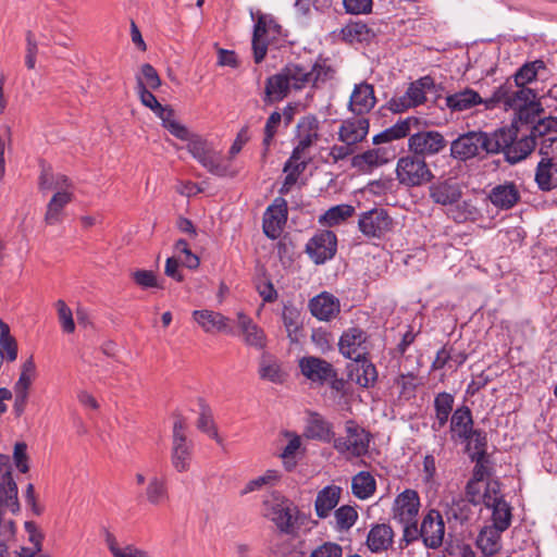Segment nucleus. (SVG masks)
I'll list each match as a JSON object with an SVG mask.
<instances>
[{
    "label": "nucleus",
    "instance_id": "nucleus-1",
    "mask_svg": "<svg viewBox=\"0 0 557 557\" xmlns=\"http://www.w3.org/2000/svg\"><path fill=\"white\" fill-rule=\"evenodd\" d=\"M333 70L322 65L313 66L311 72L297 64H287L278 73L267 78L264 98L265 103L283 100L290 89H302L309 83L317 84L333 76Z\"/></svg>",
    "mask_w": 557,
    "mask_h": 557
},
{
    "label": "nucleus",
    "instance_id": "nucleus-2",
    "mask_svg": "<svg viewBox=\"0 0 557 557\" xmlns=\"http://www.w3.org/2000/svg\"><path fill=\"white\" fill-rule=\"evenodd\" d=\"M262 516L286 535H294L299 528L301 513L298 507L278 492H271L262 500Z\"/></svg>",
    "mask_w": 557,
    "mask_h": 557
},
{
    "label": "nucleus",
    "instance_id": "nucleus-3",
    "mask_svg": "<svg viewBox=\"0 0 557 557\" xmlns=\"http://www.w3.org/2000/svg\"><path fill=\"white\" fill-rule=\"evenodd\" d=\"M541 70H545V63L542 60H535L523 64L512 77L507 78L505 83L494 90L492 97L486 101V109L494 108L497 99H502L504 96H532V94H535L525 85L535 79Z\"/></svg>",
    "mask_w": 557,
    "mask_h": 557
},
{
    "label": "nucleus",
    "instance_id": "nucleus-4",
    "mask_svg": "<svg viewBox=\"0 0 557 557\" xmlns=\"http://www.w3.org/2000/svg\"><path fill=\"white\" fill-rule=\"evenodd\" d=\"M455 435L463 444L468 457L487 453V434L473 428L472 413L468 407L455 409Z\"/></svg>",
    "mask_w": 557,
    "mask_h": 557
},
{
    "label": "nucleus",
    "instance_id": "nucleus-5",
    "mask_svg": "<svg viewBox=\"0 0 557 557\" xmlns=\"http://www.w3.org/2000/svg\"><path fill=\"white\" fill-rule=\"evenodd\" d=\"M189 153L210 173L218 176H225L228 173V166L223 162L220 151L206 138L198 134L190 133L187 129L185 138Z\"/></svg>",
    "mask_w": 557,
    "mask_h": 557
},
{
    "label": "nucleus",
    "instance_id": "nucleus-6",
    "mask_svg": "<svg viewBox=\"0 0 557 557\" xmlns=\"http://www.w3.org/2000/svg\"><path fill=\"white\" fill-rule=\"evenodd\" d=\"M187 422L182 416H176L173 422L171 441V465L177 473L188 472L193 463L194 445L187 438Z\"/></svg>",
    "mask_w": 557,
    "mask_h": 557
},
{
    "label": "nucleus",
    "instance_id": "nucleus-7",
    "mask_svg": "<svg viewBox=\"0 0 557 557\" xmlns=\"http://www.w3.org/2000/svg\"><path fill=\"white\" fill-rule=\"evenodd\" d=\"M497 103H503L505 110H512L515 117L511 123H517V128L520 126L534 125L543 112L542 104L536 100V95H508L502 99H497Z\"/></svg>",
    "mask_w": 557,
    "mask_h": 557
},
{
    "label": "nucleus",
    "instance_id": "nucleus-8",
    "mask_svg": "<svg viewBox=\"0 0 557 557\" xmlns=\"http://www.w3.org/2000/svg\"><path fill=\"white\" fill-rule=\"evenodd\" d=\"M395 173L399 184L407 187L424 185L434 177L425 159L414 153L399 158Z\"/></svg>",
    "mask_w": 557,
    "mask_h": 557
},
{
    "label": "nucleus",
    "instance_id": "nucleus-9",
    "mask_svg": "<svg viewBox=\"0 0 557 557\" xmlns=\"http://www.w3.org/2000/svg\"><path fill=\"white\" fill-rule=\"evenodd\" d=\"M345 433L334 440V448L347 458L364 456L369 450L370 433L351 420L345 423Z\"/></svg>",
    "mask_w": 557,
    "mask_h": 557
},
{
    "label": "nucleus",
    "instance_id": "nucleus-10",
    "mask_svg": "<svg viewBox=\"0 0 557 557\" xmlns=\"http://www.w3.org/2000/svg\"><path fill=\"white\" fill-rule=\"evenodd\" d=\"M434 82L430 76L412 82L404 95L395 96L388 101V109L400 113L422 104L426 100V92L432 90Z\"/></svg>",
    "mask_w": 557,
    "mask_h": 557
},
{
    "label": "nucleus",
    "instance_id": "nucleus-11",
    "mask_svg": "<svg viewBox=\"0 0 557 557\" xmlns=\"http://www.w3.org/2000/svg\"><path fill=\"white\" fill-rule=\"evenodd\" d=\"M392 226L393 220L385 209L374 208L359 215V231L367 237L380 238L389 232Z\"/></svg>",
    "mask_w": 557,
    "mask_h": 557
},
{
    "label": "nucleus",
    "instance_id": "nucleus-12",
    "mask_svg": "<svg viewBox=\"0 0 557 557\" xmlns=\"http://www.w3.org/2000/svg\"><path fill=\"white\" fill-rule=\"evenodd\" d=\"M338 348L345 358L359 362L368 354V335L359 327H350L342 334Z\"/></svg>",
    "mask_w": 557,
    "mask_h": 557
},
{
    "label": "nucleus",
    "instance_id": "nucleus-13",
    "mask_svg": "<svg viewBox=\"0 0 557 557\" xmlns=\"http://www.w3.org/2000/svg\"><path fill=\"white\" fill-rule=\"evenodd\" d=\"M445 147L444 136L436 131L417 132L408 139L409 151L422 158L438 153Z\"/></svg>",
    "mask_w": 557,
    "mask_h": 557
},
{
    "label": "nucleus",
    "instance_id": "nucleus-14",
    "mask_svg": "<svg viewBox=\"0 0 557 557\" xmlns=\"http://www.w3.org/2000/svg\"><path fill=\"white\" fill-rule=\"evenodd\" d=\"M299 369L306 379L320 385L337 375L336 370L329 361L314 356L302 357L299 360Z\"/></svg>",
    "mask_w": 557,
    "mask_h": 557
},
{
    "label": "nucleus",
    "instance_id": "nucleus-15",
    "mask_svg": "<svg viewBox=\"0 0 557 557\" xmlns=\"http://www.w3.org/2000/svg\"><path fill=\"white\" fill-rule=\"evenodd\" d=\"M336 246L335 234L332 231H321L308 242L306 251L317 264H321L334 257Z\"/></svg>",
    "mask_w": 557,
    "mask_h": 557
},
{
    "label": "nucleus",
    "instance_id": "nucleus-16",
    "mask_svg": "<svg viewBox=\"0 0 557 557\" xmlns=\"http://www.w3.org/2000/svg\"><path fill=\"white\" fill-rule=\"evenodd\" d=\"M395 158V151L391 147H376L351 158V166L360 172H369L382 166Z\"/></svg>",
    "mask_w": 557,
    "mask_h": 557
},
{
    "label": "nucleus",
    "instance_id": "nucleus-17",
    "mask_svg": "<svg viewBox=\"0 0 557 557\" xmlns=\"http://www.w3.org/2000/svg\"><path fill=\"white\" fill-rule=\"evenodd\" d=\"M298 144L292 154L294 159L306 158V150L311 147L319 138V121L313 115L304 116L297 124Z\"/></svg>",
    "mask_w": 557,
    "mask_h": 557
},
{
    "label": "nucleus",
    "instance_id": "nucleus-18",
    "mask_svg": "<svg viewBox=\"0 0 557 557\" xmlns=\"http://www.w3.org/2000/svg\"><path fill=\"white\" fill-rule=\"evenodd\" d=\"M287 220V203L283 198H276L263 216V232L271 238L276 239Z\"/></svg>",
    "mask_w": 557,
    "mask_h": 557
},
{
    "label": "nucleus",
    "instance_id": "nucleus-19",
    "mask_svg": "<svg viewBox=\"0 0 557 557\" xmlns=\"http://www.w3.org/2000/svg\"><path fill=\"white\" fill-rule=\"evenodd\" d=\"M420 508L419 495L413 490H406L400 493L394 503V519L400 523H408L417 520Z\"/></svg>",
    "mask_w": 557,
    "mask_h": 557
},
{
    "label": "nucleus",
    "instance_id": "nucleus-20",
    "mask_svg": "<svg viewBox=\"0 0 557 557\" xmlns=\"http://www.w3.org/2000/svg\"><path fill=\"white\" fill-rule=\"evenodd\" d=\"M486 133L469 132L455 138V158L467 160L486 151Z\"/></svg>",
    "mask_w": 557,
    "mask_h": 557
},
{
    "label": "nucleus",
    "instance_id": "nucleus-21",
    "mask_svg": "<svg viewBox=\"0 0 557 557\" xmlns=\"http://www.w3.org/2000/svg\"><path fill=\"white\" fill-rule=\"evenodd\" d=\"M308 307L311 314L320 321H330L341 311L338 298L327 292H322L311 298Z\"/></svg>",
    "mask_w": 557,
    "mask_h": 557
},
{
    "label": "nucleus",
    "instance_id": "nucleus-22",
    "mask_svg": "<svg viewBox=\"0 0 557 557\" xmlns=\"http://www.w3.org/2000/svg\"><path fill=\"white\" fill-rule=\"evenodd\" d=\"M369 127V120L363 116L344 120L338 129V139L348 146H355L366 139Z\"/></svg>",
    "mask_w": 557,
    "mask_h": 557
},
{
    "label": "nucleus",
    "instance_id": "nucleus-23",
    "mask_svg": "<svg viewBox=\"0 0 557 557\" xmlns=\"http://www.w3.org/2000/svg\"><path fill=\"white\" fill-rule=\"evenodd\" d=\"M420 532L425 546L438 547L444 539L445 528L438 511L431 510L423 519Z\"/></svg>",
    "mask_w": 557,
    "mask_h": 557
},
{
    "label": "nucleus",
    "instance_id": "nucleus-24",
    "mask_svg": "<svg viewBox=\"0 0 557 557\" xmlns=\"http://www.w3.org/2000/svg\"><path fill=\"white\" fill-rule=\"evenodd\" d=\"M18 511L17 485L9 469L3 471L0 479V516L7 512L16 513Z\"/></svg>",
    "mask_w": 557,
    "mask_h": 557
},
{
    "label": "nucleus",
    "instance_id": "nucleus-25",
    "mask_svg": "<svg viewBox=\"0 0 557 557\" xmlns=\"http://www.w3.org/2000/svg\"><path fill=\"white\" fill-rule=\"evenodd\" d=\"M237 325L247 346L256 349H263L267 346V336L263 330L242 311L237 312Z\"/></svg>",
    "mask_w": 557,
    "mask_h": 557
},
{
    "label": "nucleus",
    "instance_id": "nucleus-26",
    "mask_svg": "<svg viewBox=\"0 0 557 557\" xmlns=\"http://www.w3.org/2000/svg\"><path fill=\"white\" fill-rule=\"evenodd\" d=\"M191 317L205 333L231 332L228 318L220 312L208 309L195 310Z\"/></svg>",
    "mask_w": 557,
    "mask_h": 557
},
{
    "label": "nucleus",
    "instance_id": "nucleus-27",
    "mask_svg": "<svg viewBox=\"0 0 557 557\" xmlns=\"http://www.w3.org/2000/svg\"><path fill=\"white\" fill-rule=\"evenodd\" d=\"M103 541L112 557H151L148 550L133 543L120 541L109 530H104Z\"/></svg>",
    "mask_w": 557,
    "mask_h": 557
},
{
    "label": "nucleus",
    "instance_id": "nucleus-28",
    "mask_svg": "<svg viewBox=\"0 0 557 557\" xmlns=\"http://www.w3.org/2000/svg\"><path fill=\"white\" fill-rule=\"evenodd\" d=\"M376 99L374 96L373 86L367 83H360L355 86L350 100L349 109L351 112L362 115L372 110L375 106Z\"/></svg>",
    "mask_w": 557,
    "mask_h": 557
},
{
    "label": "nucleus",
    "instance_id": "nucleus-29",
    "mask_svg": "<svg viewBox=\"0 0 557 557\" xmlns=\"http://www.w3.org/2000/svg\"><path fill=\"white\" fill-rule=\"evenodd\" d=\"M419 128V119L409 116L394 124L393 126L384 129L380 134L375 135L372 139L373 144L380 146L394 140L405 138L410 135L412 129Z\"/></svg>",
    "mask_w": 557,
    "mask_h": 557
},
{
    "label": "nucleus",
    "instance_id": "nucleus-30",
    "mask_svg": "<svg viewBox=\"0 0 557 557\" xmlns=\"http://www.w3.org/2000/svg\"><path fill=\"white\" fill-rule=\"evenodd\" d=\"M518 131L517 123H511L508 127L496 129L490 135L486 134V152H504L506 156V150L512 145V140L517 138Z\"/></svg>",
    "mask_w": 557,
    "mask_h": 557
},
{
    "label": "nucleus",
    "instance_id": "nucleus-31",
    "mask_svg": "<svg viewBox=\"0 0 557 557\" xmlns=\"http://www.w3.org/2000/svg\"><path fill=\"white\" fill-rule=\"evenodd\" d=\"M38 188L41 193L53 190H73V184L70 178L61 173H54L50 165L42 164L38 178Z\"/></svg>",
    "mask_w": 557,
    "mask_h": 557
},
{
    "label": "nucleus",
    "instance_id": "nucleus-32",
    "mask_svg": "<svg viewBox=\"0 0 557 557\" xmlns=\"http://www.w3.org/2000/svg\"><path fill=\"white\" fill-rule=\"evenodd\" d=\"M488 198L497 209L509 210L520 200V193L513 183H504L493 187Z\"/></svg>",
    "mask_w": 557,
    "mask_h": 557
},
{
    "label": "nucleus",
    "instance_id": "nucleus-33",
    "mask_svg": "<svg viewBox=\"0 0 557 557\" xmlns=\"http://www.w3.org/2000/svg\"><path fill=\"white\" fill-rule=\"evenodd\" d=\"M485 505L492 509L493 523L490 527H495L498 531H506L511 524V506L503 497L497 496L494 498L488 496Z\"/></svg>",
    "mask_w": 557,
    "mask_h": 557
},
{
    "label": "nucleus",
    "instance_id": "nucleus-34",
    "mask_svg": "<svg viewBox=\"0 0 557 557\" xmlns=\"http://www.w3.org/2000/svg\"><path fill=\"white\" fill-rule=\"evenodd\" d=\"M394 542V532L391 525L380 523L373 525L367 536V546L372 553L386 552Z\"/></svg>",
    "mask_w": 557,
    "mask_h": 557
},
{
    "label": "nucleus",
    "instance_id": "nucleus-35",
    "mask_svg": "<svg viewBox=\"0 0 557 557\" xmlns=\"http://www.w3.org/2000/svg\"><path fill=\"white\" fill-rule=\"evenodd\" d=\"M342 488L337 485H327L323 487L317 495L314 502L315 513L319 518L324 519L330 516L331 511L339 503Z\"/></svg>",
    "mask_w": 557,
    "mask_h": 557
},
{
    "label": "nucleus",
    "instance_id": "nucleus-36",
    "mask_svg": "<svg viewBox=\"0 0 557 557\" xmlns=\"http://www.w3.org/2000/svg\"><path fill=\"white\" fill-rule=\"evenodd\" d=\"M271 27H276L273 21H268L264 15L258 17L252 36V50L256 63H260L267 54L268 40L265 35Z\"/></svg>",
    "mask_w": 557,
    "mask_h": 557
},
{
    "label": "nucleus",
    "instance_id": "nucleus-37",
    "mask_svg": "<svg viewBox=\"0 0 557 557\" xmlns=\"http://www.w3.org/2000/svg\"><path fill=\"white\" fill-rule=\"evenodd\" d=\"M145 497L149 505L159 507L170 502V493L166 479L153 475L148 480L145 488Z\"/></svg>",
    "mask_w": 557,
    "mask_h": 557
},
{
    "label": "nucleus",
    "instance_id": "nucleus-38",
    "mask_svg": "<svg viewBox=\"0 0 557 557\" xmlns=\"http://www.w3.org/2000/svg\"><path fill=\"white\" fill-rule=\"evenodd\" d=\"M73 199V190H59L53 194L47 205L45 222L48 225H55L62 220V211Z\"/></svg>",
    "mask_w": 557,
    "mask_h": 557
},
{
    "label": "nucleus",
    "instance_id": "nucleus-39",
    "mask_svg": "<svg viewBox=\"0 0 557 557\" xmlns=\"http://www.w3.org/2000/svg\"><path fill=\"white\" fill-rule=\"evenodd\" d=\"M37 376V368L34 358L28 357L21 366V373L18 380L14 384V393L18 395V398L23 403L25 398H28V391Z\"/></svg>",
    "mask_w": 557,
    "mask_h": 557
},
{
    "label": "nucleus",
    "instance_id": "nucleus-40",
    "mask_svg": "<svg viewBox=\"0 0 557 557\" xmlns=\"http://www.w3.org/2000/svg\"><path fill=\"white\" fill-rule=\"evenodd\" d=\"M343 40L352 42H368L375 37V33L361 21L349 22L339 32Z\"/></svg>",
    "mask_w": 557,
    "mask_h": 557
},
{
    "label": "nucleus",
    "instance_id": "nucleus-41",
    "mask_svg": "<svg viewBox=\"0 0 557 557\" xmlns=\"http://www.w3.org/2000/svg\"><path fill=\"white\" fill-rule=\"evenodd\" d=\"M258 373L260 379L276 384L282 383L285 379L280 361L269 354H262L260 357Z\"/></svg>",
    "mask_w": 557,
    "mask_h": 557
},
{
    "label": "nucleus",
    "instance_id": "nucleus-42",
    "mask_svg": "<svg viewBox=\"0 0 557 557\" xmlns=\"http://www.w3.org/2000/svg\"><path fill=\"white\" fill-rule=\"evenodd\" d=\"M308 164L307 158L294 159V154L286 161L284 165L285 180L280 188V194H288L292 187L296 184L299 175L306 170Z\"/></svg>",
    "mask_w": 557,
    "mask_h": 557
},
{
    "label": "nucleus",
    "instance_id": "nucleus-43",
    "mask_svg": "<svg viewBox=\"0 0 557 557\" xmlns=\"http://www.w3.org/2000/svg\"><path fill=\"white\" fill-rule=\"evenodd\" d=\"M355 214V208L348 203L331 207L320 218L319 223L332 227L342 224Z\"/></svg>",
    "mask_w": 557,
    "mask_h": 557
},
{
    "label": "nucleus",
    "instance_id": "nucleus-44",
    "mask_svg": "<svg viewBox=\"0 0 557 557\" xmlns=\"http://www.w3.org/2000/svg\"><path fill=\"white\" fill-rule=\"evenodd\" d=\"M376 490L375 479L370 472L361 471L352 476L351 491L359 499H368Z\"/></svg>",
    "mask_w": 557,
    "mask_h": 557
},
{
    "label": "nucleus",
    "instance_id": "nucleus-45",
    "mask_svg": "<svg viewBox=\"0 0 557 557\" xmlns=\"http://www.w3.org/2000/svg\"><path fill=\"white\" fill-rule=\"evenodd\" d=\"M534 138L523 135L522 138L512 140V145L506 150V160L510 163H517L527 158L535 147Z\"/></svg>",
    "mask_w": 557,
    "mask_h": 557
},
{
    "label": "nucleus",
    "instance_id": "nucleus-46",
    "mask_svg": "<svg viewBox=\"0 0 557 557\" xmlns=\"http://www.w3.org/2000/svg\"><path fill=\"white\" fill-rule=\"evenodd\" d=\"M535 182L539 188L544 191H549L557 187V176L553 171L552 159H542L536 168Z\"/></svg>",
    "mask_w": 557,
    "mask_h": 557
},
{
    "label": "nucleus",
    "instance_id": "nucleus-47",
    "mask_svg": "<svg viewBox=\"0 0 557 557\" xmlns=\"http://www.w3.org/2000/svg\"><path fill=\"white\" fill-rule=\"evenodd\" d=\"M153 113L162 121V125L175 137L185 138L187 127L174 119V111L168 106H160Z\"/></svg>",
    "mask_w": 557,
    "mask_h": 557
},
{
    "label": "nucleus",
    "instance_id": "nucleus-48",
    "mask_svg": "<svg viewBox=\"0 0 557 557\" xmlns=\"http://www.w3.org/2000/svg\"><path fill=\"white\" fill-rule=\"evenodd\" d=\"M359 362L352 373L354 380L361 387H370L376 382V369L373 363L366 360V357Z\"/></svg>",
    "mask_w": 557,
    "mask_h": 557
},
{
    "label": "nucleus",
    "instance_id": "nucleus-49",
    "mask_svg": "<svg viewBox=\"0 0 557 557\" xmlns=\"http://www.w3.org/2000/svg\"><path fill=\"white\" fill-rule=\"evenodd\" d=\"M557 135V117L547 116L540 117L534 125L531 126L529 136L534 138L535 145L537 140L548 136Z\"/></svg>",
    "mask_w": 557,
    "mask_h": 557
},
{
    "label": "nucleus",
    "instance_id": "nucleus-50",
    "mask_svg": "<svg viewBox=\"0 0 557 557\" xmlns=\"http://www.w3.org/2000/svg\"><path fill=\"white\" fill-rule=\"evenodd\" d=\"M283 324L292 343H298L300 337L299 312L293 307H285L282 312Z\"/></svg>",
    "mask_w": 557,
    "mask_h": 557
},
{
    "label": "nucleus",
    "instance_id": "nucleus-51",
    "mask_svg": "<svg viewBox=\"0 0 557 557\" xmlns=\"http://www.w3.org/2000/svg\"><path fill=\"white\" fill-rule=\"evenodd\" d=\"M14 536V522L0 517V557H17V552H10L9 545Z\"/></svg>",
    "mask_w": 557,
    "mask_h": 557
},
{
    "label": "nucleus",
    "instance_id": "nucleus-52",
    "mask_svg": "<svg viewBox=\"0 0 557 557\" xmlns=\"http://www.w3.org/2000/svg\"><path fill=\"white\" fill-rule=\"evenodd\" d=\"M487 100H483L475 90L466 88L462 91L455 92V111L469 110L481 103L486 106Z\"/></svg>",
    "mask_w": 557,
    "mask_h": 557
},
{
    "label": "nucleus",
    "instance_id": "nucleus-53",
    "mask_svg": "<svg viewBox=\"0 0 557 557\" xmlns=\"http://www.w3.org/2000/svg\"><path fill=\"white\" fill-rule=\"evenodd\" d=\"M306 434L311 438L327 440L331 435V424L318 413L310 416Z\"/></svg>",
    "mask_w": 557,
    "mask_h": 557
},
{
    "label": "nucleus",
    "instance_id": "nucleus-54",
    "mask_svg": "<svg viewBox=\"0 0 557 557\" xmlns=\"http://www.w3.org/2000/svg\"><path fill=\"white\" fill-rule=\"evenodd\" d=\"M434 407L436 412V421L440 428L444 426L448 422L449 414L453 410V396L448 393H441L434 400Z\"/></svg>",
    "mask_w": 557,
    "mask_h": 557
},
{
    "label": "nucleus",
    "instance_id": "nucleus-55",
    "mask_svg": "<svg viewBox=\"0 0 557 557\" xmlns=\"http://www.w3.org/2000/svg\"><path fill=\"white\" fill-rule=\"evenodd\" d=\"M284 435L288 438V443L282 450L281 458L285 468L292 470L296 466L295 455L301 447V438L290 432H285Z\"/></svg>",
    "mask_w": 557,
    "mask_h": 557
},
{
    "label": "nucleus",
    "instance_id": "nucleus-56",
    "mask_svg": "<svg viewBox=\"0 0 557 557\" xmlns=\"http://www.w3.org/2000/svg\"><path fill=\"white\" fill-rule=\"evenodd\" d=\"M139 83L146 89L154 90L161 86V78L151 64L145 63L140 67V74L136 76V89H139Z\"/></svg>",
    "mask_w": 557,
    "mask_h": 557
},
{
    "label": "nucleus",
    "instance_id": "nucleus-57",
    "mask_svg": "<svg viewBox=\"0 0 557 557\" xmlns=\"http://www.w3.org/2000/svg\"><path fill=\"white\" fill-rule=\"evenodd\" d=\"M336 528L341 531L349 530L358 519L357 510L349 505L337 508L334 512Z\"/></svg>",
    "mask_w": 557,
    "mask_h": 557
},
{
    "label": "nucleus",
    "instance_id": "nucleus-58",
    "mask_svg": "<svg viewBox=\"0 0 557 557\" xmlns=\"http://www.w3.org/2000/svg\"><path fill=\"white\" fill-rule=\"evenodd\" d=\"M469 459L474 462V468L472 471L474 481L481 482L492 474L493 462L491 461V456L487 453L483 454V456L478 455L474 457H469Z\"/></svg>",
    "mask_w": 557,
    "mask_h": 557
},
{
    "label": "nucleus",
    "instance_id": "nucleus-59",
    "mask_svg": "<svg viewBox=\"0 0 557 557\" xmlns=\"http://www.w3.org/2000/svg\"><path fill=\"white\" fill-rule=\"evenodd\" d=\"M395 384L399 388V396L404 399H410L414 396L420 380L412 372H409L397 376Z\"/></svg>",
    "mask_w": 557,
    "mask_h": 557
},
{
    "label": "nucleus",
    "instance_id": "nucleus-60",
    "mask_svg": "<svg viewBox=\"0 0 557 557\" xmlns=\"http://www.w3.org/2000/svg\"><path fill=\"white\" fill-rule=\"evenodd\" d=\"M280 479V473L277 470H267L264 474L250 480L245 487L242 490L240 494L246 495L251 492L260 490L262 486L267 484H272Z\"/></svg>",
    "mask_w": 557,
    "mask_h": 557
},
{
    "label": "nucleus",
    "instance_id": "nucleus-61",
    "mask_svg": "<svg viewBox=\"0 0 557 557\" xmlns=\"http://www.w3.org/2000/svg\"><path fill=\"white\" fill-rule=\"evenodd\" d=\"M282 122V114L277 111H274L270 114V116L267 120L265 126H264V137H263V154H265L271 146V143L274 138V136L277 133V129Z\"/></svg>",
    "mask_w": 557,
    "mask_h": 557
},
{
    "label": "nucleus",
    "instance_id": "nucleus-62",
    "mask_svg": "<svg viewBox=\"0 0 557 557\" xmlns=\"http://www.w3.org/2000/svg\"><path fill=\"white\" fill-rule=\"evenodd\" d=\"M197 428L208 434L211 438H213L218 444H222V438L220 437L218 433L216 425L214 423V420L212 418V414L209 410L203 409L201 413L199 414V418L197 420Z\"/></svg>",
    "mask_w": 557,
    "mask_h": 557
},
{
    "label": "nucleus",
    "instance_id": "nucleus-63",
    "mask_svg": "<svg viewBox=\"0 0 557 557\" xmlns=\"http://www.w3.org/2000/svg\"><path fill=\"white\" fill-rule=\"evenodd\" d=\"M55 308L58 312V319L61 324L63 332L71 334L75 331V322L73 319V313L70 307L65 304L64 300L59 299L55 302Z\"/></svg>",
    "mask_w": 557,
    "mask_h": 557
},
{
    "label": "nucleus",
    "instance_id": "nucleus-64",
    "mask_svg": "<svg viewBox=\"0 0 557 557\" xmlns=\"http://www.w3.org/2000/svg\"><path fill=\"white\" fill-rule=\"evenodd\" d=\"M431 197L437 203L448 205L453 199V187L449 184V178L440 182L430 188Z\"/></svg>",
    "mask_w": 557,
    "mask_h": 557
}]
</instances>
